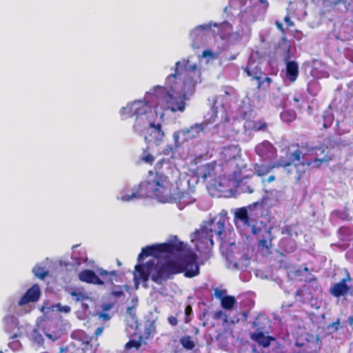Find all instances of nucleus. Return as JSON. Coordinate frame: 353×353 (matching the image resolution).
Segmentation results:
<instances>
[{
	"mask_svg": "<svg viewBox=\"0 0 353 353\" xmlns=\"http://www.w3.org/2000/svg\"><path fill=\"white\" fill-rule=\"evenodd\" d=\"M201 72L196 64L189 63H175L174 73L168 76L166 84L170 91L162 97L163 103L166 109L174 112H183L185 108L187 94L192 92Z\"/></svg>",
	"mask_w": 353,
	"mask_h": 353,
	"instance_id": "nucleus-1",
	"label": "nucleus"
},
{
	"mask_svg": "<svg viewBox=\"0 0 353 353\" xmlns=\"http://www.w3.org/2000/svg\"><path fill=\"white\" fill-rule=\"evenodd\" d=\"M172 184L170 181L168 177L160 172L150 170L148 172L146 180L141 182L131 194H125L121 196V199L124 201H130L133 199L146 198L149 196H155L162 200L166 197L171 190Z\"/></svg>",
	"mask_w": 353,
	"mask_h": 353,
	"instance_id": "nucleus-2",
	"label": "nucleus"
},
{
	"mask_svg": "<svg viewBox=\"0 0 353 353\" xmlns=\"http://www.w3.org/2000/svg\"><path fill=\"white\" fill-rule=\"evenodd\" d=\"M216 218L211 219L207 225L201 226L190 236L191 241L194 244L195 249L200 254H208L214 245L213 236L215 233L221 236L225 230L224 217H220L216 221Z\"/></svg>",
	"mask_w": 353,
	"mask_h": 353,
	"instance_id": "nucleus-3",
	"label": "nucleus"
},
{
	"mask_svg": "<svg viewBox=\"0 0 353 353\" xmlns=\"http://www.w3.org/2000/svg\"><path fill=\"white\" fill-rule=\"evenodd\" d=\"M196 254L190 250L176 259L165 261L168 281L174 275L183 273L186 278H192L199 274L200 269L197 263Z\"/></svg>",
	"mask_w": 353,
	"mask_h": 353,
	"instance_id": "nucleus-4",
	"label": "nucleus"
},
{
	"mask_svg": "<svg viewBox=\"0 0 353 353\" xmlns=\"http://www.w3.org/2000/svg\"><path fill=\"white\" fill-rule=\"evenodd\" d=\"M135 270L139 278L144 282L151 280L158 284L163 285L168 281L165 261L161 262L158 260L150 259L145 265L137 264Z\"/></svg>",
	"mask_w": 353,
	"mask_h": 353,
	"instance_id": "nucleus-5",
	"label": "nucleus"
},
{
	"mask_svg": "<svg viewBox=\"0 0 353 353\" xmlns=\"http://www.w3.org/2000/svg\"><path fill=\"white\" fill-rule=\"evenodd\" d=\"M187 244L180 241L176 236H174L169 242L153 244L142 248L138 255V260L141 261L145 256L158 257L160 254H181L185 251Z\"/></svg>",
	"mask_w": 353,
	"mask_h": 353,
	"instance_id": "nucleus-6",
	"label": "nucleus"
},
{
	"mask_svg": "<svg viewBox=\"0 0 353 353\" xmlns=\"http://www.w3.org/2000/svg\"><path fill=\"white\" fill-rule=\"evenodd\" d=\"M303 157L302 152L299 148L289 153L288 161L279 160L281 164H288L287 165H281L283 168L286 173L294 179L296 183H299L304 178L306 173L305 161L300 162Z\"/></svg>",
	"mask_w": 353,
	"mask_h": 353,
	"instance_id": "nucleus-7",
	"label": "nucleus"
},
{
	"mask_svg": "<svg viewBox=\"0 0 353 353\" xmlns=\"http://www.w3.org/2000/svg\"><path fill=\"white\" fill-rule=\"evenodd\" d=\"M150 110L151 107L148 103L139 100L128 103L125 107L122 108L120 114L123 119L134 116L138 119L139 117L146 114Z\"/></svg>",
	"mask_w": 353,
	"mask_h": 353,
	"instance_id": "nucleus-8",
	"label": "nucleus"
},
{
	"mask_svg": "<svg viewBox=\"0 0 353 353\" xmlns=\"http://www.w3.org/2000/svg\"><path fill=\"white\" fill-rule=\"evenodd\" d=\"M203 130L202 125L196 124L190 128L181 129L174 132L173 133L174 147L178 148L185 142L196 137Z\"/></svg>",
	"mask_w": 353,
	"mask_h": 353,
	"instance_id": "nucleus-9",
	"label": "nucleus"
},
{
	"mask_svg": "<svg viewBox=\"0 0 353 353\" xmlns=\"http://www.w3.org/2000/svg\"><path fill=\"white\" fill-rule=\"evenodd\" d=\"M283 61L285 63V78L290 83H294L299 74V64L295 61H290L291 58L290 47L288 44L285 46Z\"/></svg>",
	"mask_w": 353,
	"mask_h": 353,
	"instance_id": "nucleus-10",
	"label": "nucleus"
},
{
	"mask_svg": "<svg viewBox=\"0 0 353 353\" xmlns=\"http://www.w3.org/2000/svg\"><path fill=\"white\" fill-rule=\"evenodd\" d=\"M165 133L162 130L161 125L150 122L149 128L146 130L144 139L148 143H154L156 145H159L162 142Z\"/></svg>",
	"mask_w": 353,
	"mask_h": 353,
	"instance_id": "nucleus-11",
	"label": "nucleus"
},
{
	"mask_svg": "<svg viewBox=\"0 0 353 353\" xmlns=\"http://www.w3.org/2000/svg\"><path fill=\"white\" fill-rule=\"evenodd\" d=\"M243 71L248 77L257 81L258 90L263 88L262 77L265 76V73L258 65H255L254 61L249 60L247 65L243 68Z\"/></svg>",
	"mask_w": 353,
	"mask_h": 353,
	"instance_id": "nucleus-12",
	"label": "nucleus"
},
{
	"mask_svg": "<svg viewBox=\"0 0 353 353\" xmlns=\"http://www.w3.org/2000/svg\"><path fill=\"white\" fill-rule=\"evenodd\" d=\"M256 153L263 160H270L276 155V149L268 141L258 144L255 148Z\"/></svg>",
	"mask_w": 353,
	"mask_h": 353,
	"instance_id": "nucleus-13",
	"label": "nucleus"
},
{
	"mask_svg": "<svg viewBox=\"0 0 353 353\" xmlns=\"http://www.w3.org/2000/svg\"><path fill=\"white\" fill-rule=\"evenodd\" d=\"M41 296V290L38 284H34L29 288L18 302V305L23 306L29 303L37 302Z\"/></svg>",
	"mask_w": 353,
	"mask_h": 353,
	"instance_id": "nucleus-14",
	"label": "nucleus"
},
{
	"mask_svg": "<svg viewBox=\"0 0 353 353\" xmlns=\"http://www.w3.org/2000/svg\"><path fill=\"white\" fill-rule=\"evenodd\" d=\"M288 164H281L279 161L268 162L262 163H254V173L258 176H263L270 173L274 168H281V165H287Z\"/></svg>",
	"mask_w": 353,
	"mask_h": 353,
	"instance_id": "nucleus-15",
	"label": "nucleus"
},
{
	"mask_svg": "<svg viewBox=\"0 0 353 353\" xmlns=\"http://www.w3.org/2000/svg\"><path fill=\"white\" fill-rule=\"evenodd\" d=\"M351 279L349 274L343 279L340 282L334 283L330 290V294L334 297L339 298L348 294L350 287L347 285V282Z\"/></svg>",
	"mask_w": 353,
	"mask_h": 353,
	"instance_id": "nucleus-16",
	"label": "nucleus"
},
{
	"mask_svg": "<svg viewBox=\"0 0 353 353\" xmlns=\"http://www.w3.org/2000/svg\"><path fill=\"white\" fill-rule=\"evenodd\" d=\"M79 279L84 283L94 285H102L104 284L101 280L92 270H83L78 274Z\"/></svg>",
	"mask_w": 353,
	"mask_h": 353,
	"instance_id": "nucleus-17",
	"label": "nucleus"
},
{
	"mask_svg": "<svg viewBox=\"0 0 353 353\" xmlns=\"http://www.w3.org/2000/svg\"><path fill=\"white\" fill-rule=\"evenodd\" d=\"M296 346L300 347L299 353H319L321 349V341L316 339L315 340L307 341L303 343H296Z\"/></svg>",
	"mask_w": 353,
	"mask_h": 353,
	"instance_id": "nucleus-18",
	"label": "nucleus"
},
{
	"mask_svg": "<svg viewBox=\"0 0 353 353\" xmlns=\"http://www.w3.org/2000/svg\"><path fill=\"white\" fill-rule=\"evenodd\" d=\"M216 168V162H210L198 166L195 170L198 177L206 180L214 174Z\"/></svg>",
	"mask_w": 353,
	"mask_h": 353,
	"instance_id": "nucleus-19",
	"label": "nucleus"
},
{
	"mask_svg": "<svg viewBox=\"0 0 353 353\" xmlns=\"http://www.w3.org/2000/svg\"><path fill=\"white\" fill-rule=\"evenodd\" d=\"M234 216H235V219H237L239 221H241L243 223V225H245L248 227L252 226V233L256 234V228L255 225H254L252 224V222L250 216H248V210L246 208H241L237 209V210L235 212Z\"/></svg>",
	"mask_w": 353,
	"mask_h": 353,
	"instance_id": "nucleus-20",
	"label": "nucleus"
},
{
	"mask_svg": "<svg viewBox=\"0 0 353 353\" xmlns=\"http://www.w3.org/2000/svg\"><path fill=\"white\" fill-rule=\"evenodd\" d=\"M251 338L263 347H269L271 342L275 340V339L271 336H265L262 332L254 333Z\"/></svg>",
	"mask_w": 353,
	"mask_h": 353,
	"instance_id": "nucleus-21",
	"label": "nucleus"
},
{
	"mask_svg": "<svg viewBox=\"0 0 353 353\" xmlns=\"http://www.w3.org/2000/svg\"><path fill=\"white\" fill-rule=\"evenodd\" d=\"M332 159V157L327 153L325 154L322 158L316 157L313 160L305 161V166L312 168H319L323 163H327Z\"/></svg>",
	"mask_w": 353,
	"mask_h": 353,
	"instance_id": "nucleus-22",
	"label": "nucleus"
},
{
	"mask_svg": "<svg viewBox=\"0 0 353 353\" xmlns=\"http://www.w3.org/2000/svg\"><path fill=\"white\" fill-rule=\"evenodd\" d=\"M247 178L239 180L236 183V188L239 191L243 193L251 194L254 192V185L252 184H248V181L245 180Z\"/></svg>",
	"mask_w": 353,
	"mask_h": 353,
	"instance_id": "nucleus-23",
	"label": "nucleus"
},
{
	"mask_svg": "<svg viewBox=\"0 0 353 353\" xmlns=\"http://www.w3.org/2000/svg\"><path fill=\"white\" fill-rule=\"evenodd\" d=\"M236 303V300L234 296L227 295L221 299V305L223 309L229 310L233 308Z\"/></svg>",
	"mask_w": 353,
	"mask_h": 353,
	"instance_id": "nucleus-24",
	"label": "nucleus"
},
{
	"mask_svg": "<svg viewBox=\"0 0 353 353\" xmlns=\"http://www.w3.org/2000/svg\"><path fill=\"white\" fill-rule=\"evenodd\" d=\"M270 199L268 196H263L260 201L250 204L248 205V208L250 210H252L256 208H260L261 209L263 210L265 208Z\"/></svg>",
	"mask_w": 353,
	"mask_h": 353,
	"instance_id": "nucleus-25",
	"label": "nucleus"
},
{
	"mask_svg": "<svg viewBox=\"0 0 353 353\" xmlns=\"http://www.w3.org/2000/svg\"><path fill=\"white\" fill-rule=\"evenodd\" d=\"M97 272L103 277L108 276V281L111 284H113V280L111 276L117 277L119 276L118 272L116 270L108 271L101 268L97 269Z\"/></svg>",
	"mask_w": 353,
	"mask_h": 353,
	"instance_id": "nucleus-26",
	"label": "nucleus"
},
{
	"mask_svg": "<svg viewBox=\"0 0 353 353\" xmlns=\"http://www.w3.org/2000/svg\"><path fill=\"white\" fill-rule=\"evenodd\" d=\"M180 342L183 348L189 350H192L195 347L194 342L192 340L190 336H184L181 338Z\"/></svg>",
	"mask_w": 353,
	"mask_h": 353,
	"instance_id": "nucleus-27",
	"label": "nucleus"
},
{
	"mask_svg": "<svg viewBox=\"0 0 353 353\" xmlns=\"http://www.w3.org/2000/svg\"><path fill=\"white\" fill-rule=\"evenodd\" d=\"M70 294L74 299L76 302H82L85 300L89 299V296L88 295L78 289L72 290Z\"/></svg>",
	"mask_w": 353,
	"mask_h": 353,
	"instance_id": "nucleus-28",
	"label": "nucleus"
},
{
	"mask_svg": "<svg viewBox=\"0 0 353 353\" xmlns=\"http://www.w3.org/2000/svg\"><path fill=\"white\" fill-rule=\"evenodd\" d=\"M156 333L155 322L153 321L145 327L143 333V339H148L151 335Z\"/></svg>",
	"mask_w": 353,
	"mask_h": 353,
	"instance_id": "nucleus-29",
	"label": "nucleus"
},
{
	"mask_svg": "<svg viewBox=\"0 0 353 353\" xmlns=\"http://www.w3.org/2000/svg\"><path fill=\"white\" fill-rule=\"evenodd\" d=\"M33 273L34 276L40 279H43L48 275V271L46 270L44 268L37 265L33 268Z\"/></svg>",
	"mask_w": 353,
	"mask_h": 353,
	"instance_id": "nucleus-30",
	"label": "nucleus"
},
{
	"mask_svg": "<svg viewBox=\"0 0 353 353\" xmlns=\"http://www.w3.org/2000/svg\"><path fill=\"white\" fill-rule=\"evenodd\" d=\"M143 340V336H140L139 337L138 341L130 340L128 343H125V348L126 350H130L131 348L134 347L137 350H138L141 346V343H142Z\"/></svg>",
	"mask_w": 353,
	"mask_h": 353,
	"instance_id": "nucleus-31",
	"label": "nucleus"
},
{
	"mask_svg": "<svg viewBox=\"0 0 353 353\" xmlns=\"http://www.w3.org/2000/svg\"><path fill=\"white\" fill-rule=\"evenodd\" d=\"M323 128L325 129H327L332 126L334 121V116L330 113H324L323 115Z\"/></svg>",
	"mask_w": 353,
	"mask_h": 353,
	"instance_id": "nucleus-32",
	"label": "nucleus"
},
{
	"mask_svg": "<svg viewBox=\"0 0 353 353\" xmlns=\"http://www.w3.org/2000/svg\"><path fill=\"white\" fill-rule=\"evenodd\" d=\"M141 159L148 164L152 165L155 158L152 154H150L147 150H144Z\"/></svg>",
	"mask_w": 353,
	"mask_h": 353,
	"instance_id": "nucleus-33",
	"label": "nucleus"
},
{
	"mask_svg": "<svg viewBox=\"0 0 353 353\" xmlns=\"http://www.w3.org/2000/svg\"><path fill=\"white\" fill-rule=\"evenodd\" d=\"M268 127V124L266 122L263 121H256L253 123V125L252 129L254 131H263Z\"/></svg>",
	"mask_w": 353,
	"mask_h": 353,
	"instance_id": "nucleus-34",
	"label": "nucleus"
},
{
	"mask_svg": "<svg viewBox=\"0 0 353 353\" xmlns=\"http://www.w3.org/2000/svg\"><path fill=\"white\" fill-rule=\"evenodd\" d=\"M265 232L267 234L268 237L270 238V242H268V241L265 238H263L259 241V245L265 248H269V247L271 245V241L272 239V238L271 237L272 234L270 229L267 230Z\"/></svg>",
	"mask_w": 353,
	"mask_h": 353,
	"instance_id": "nucleus-35",
	"label": "nucleus"
},
{
	"mask_svg": "<svg viewBox=\"0 0 353 353\" xmlns=\"http://www.w3.org/2000/svg\"><path fill=\"white\" fill-rule=\"evenodd\" d=\"M302 149H305L307 153L313 152L315 150H321V153L323 154L325 152V148L323 146H310L308 143H305L301 146Z\"/></svg>",
	"mask_w": 353,
	"mask_h": 353,
	"instance_id": "nucleus-36",
	"label": "nucleus"
},
{
	"mask_svg": "<svg viewBox=\"0 0 353 353\" xmlns=\"http://www.w3.org/2000/svg\"><path fill=\"white\" fill-rule=\"evenodd\" d=\"M226 290H219L216 288L214 290V295L216 299H219L220 301H221V299L224 298L225 296H226Z\"/></svg>",
	"mask_w": 353,
	"mask_h": 353,
	"instance_id": "nucleus-37",
	"label": "nucleus"
},
{
	"mask_svg": "<svg viewBox=\"0 0 353 353\" xmlns=\"http://www.w3.org/2000/svg\"><path fill=\"white\" fill-rule=\"evenodd\" d=\"M185 323H189L191 321V318L190 316L192 314V307L190 305H186L185 308Z\"/></svg>",
	"mask_w": 353,
	"mask_h": 353,
	"instance_id": "nucleus-38",
	"label": "nucleus"
},
{
	"mask_svg": "<svg viewBox=\"0 0 353 353\" xmlns=\"http://www.w3.org/2000/svg\"><path fill=\"white\" fill-rule=\"evenodd\" d=\"M176 194V197H175L174 199H178L179 202L185 203L186 202L185 199L188 196L189 194L188 192H178Z\"/></svg>",
	"mask_w": 353,
	"mask_h": 353,
	"instance_id": "nucleus-39",
	"label": "nucleus"
},
{
	"mask_svg": "<svg viewBox=\"0 0 353 353\" xmlns=\"http://www.w3.org/2000/svg\"><path fill=\"white\" fill-rule=\"evenodd\" d=\"M57 310L60 312L68 313L70 312L71 308L68 305H61L60 303L57 305Z\"/></svg>",
	"mask_w": 353,
	"mask_h": 353,
	"instance_id": "nucleus-40",
	"label": "nucleus"
},
{
	"mask_svg": "<svg viewBox=\"0 0 353 353\" xmlns=\"http://www.w3.org/2000/svg\"><path fill=\"white\" fill-rule=\"evenodd\" d=\"M292 232H293V228H292V225H285L282 229V234H287L289 236H292Z\"/></svg>",
	"mask_w": 353,
	"mask_h": 353,
	"instance_id": "nucleus-41",
	"label": "nucleus"
},
{
	"mask_svg": "<svg viewBox=\"0 0 353 353\" xmlns=\"http://www.w3.org/2000/svg\"><path fill=\"white\" fill-rule=\"evenodd\" d=\"M289 243H290V248H285L284 250L287 252H293L296 249V243L294 241L289 240Z\"/></svg>",
	"mask_w": 353,
	"mask_h": 353,
	"instance_id": "nucleus-42",
	"label": "nucleus"
},
{
	"mask_svg": "<svg viewBox=\"0 0 353 353\" xmlns=\"http://www.w3.org/2000/svg\"><path fill=\"white\" fill-rule=\"evenodd\" d=\"M276 180V176L274 175H270L266 179H263L262 180V183L265 185L267 183H270Z\"/></svg>",
	"mask_w": 353,
	"mask_h": 353,
	"instance_id": "nucleus-43",
	"label": "nucleus"
},
{
	"mask_svg": "<svg viewBox=\"0 0 353 353\" xmlns=\"http://www.w3.org/2000/svg\"><path fill=\"white\" fill-rule=\"evenodd\" d=\"M343 0H325L327 6H334L339 4Z\"/></svg>",
	"mask_w": 353,
	"mask_h": 353,
	"instance_id": "nucleus-44",
	"label": "nucleus"
},
{
	"mask_svg": "<svg viewBox=\"0 0 353 353\" xmlns=\"http://www.w3.org/2000/svg\"><path fill=\"white\" fill-rule=\"evenodd\" d=\"M110 295L112 296H114L116 298L121 297L122 296H124V292L119 290H113L111 292Z\"/></svg>",
	"mask_w": 353,
	"mask_h": 353,
	"instance_id": "nucleus-45",
	"label": "nucleus"
},
{
	"mask_svg": "<svg viewBox=\"0 0 353 353\" xmlns=\"http://www.w3.org/2000/svg\"><path fill=\"white\" fill-rule=\"evenodd\" d=\"M341 321L340 319H337V320L330 324V327L334 329V331L339 330L340 327Z\"/></svg>",
	"mask_w": 353,
	"mask_h": 353,
	"instance_id": "nucleus-46",
	"label": "nucleus"
},
{
	"mask_svg": "<svg viewBox=\"0 0 353 353\" xmlns=\"http://www.w3.org/2000/svg\"><path fill=\"white\" fill-rule=\"evenodd\" d=\"M168 323L172 325V326H175L178 324V320L174 316H170L168 318Z\"/></svg>",
	"mask_w": 353,
	"mask_h": 353,
	"instance_id": "nucleus-47",
	"label": "nucleus"
},
{
	"mask_svg": "<svg viewBox=\"0 0 353 353\" xmlns=\"http://www.w3.org/2000/svg\"><path fill=\"white\" fill-rule=\"evenodd\" d=\"M284 21L288 27H292L294 26V23L291 20L289 16L285 17Z\"/></svg>",
	"mask_w": 353,
	"mask_h": 353,
	"instance_id": "nucleus-48",
	"label": "nucleus"
},
{
	"mask_svg": "<svg viewBox=\"0 0 353 353\" xmlns=\"http://www.w3.org/2000/svg\"><path fill=\"white\" fill-rule=\"evenodd\" d=\"M263 86L265 83H267V88L270 87V84L272 82V80L269 77H265L263 79L262 78Z\"/></svg>",
	"mask_w": 353,
	"mask_h": 353,
	"instance_id": "nucleus-49",
	"label": "nucleus"
},
{
	"mask_svg": "<svg viewBox=\"0 0 353 353\" xmlns=\"http://www.w3.org/2000/svg\"><path fill=\"white\" fill-rule=\"evenodd\" d=\"M275 25H276V28L281 32V33L283 34H285V29L283 26V24L281 22H279V21H276Z\"/></svg>",
	"mask_w": 353,
	"mask_h": 353,
	"instance_id": "nucleus-50",
	"label": "nucleus"
},
{
	"mask_svg": "<svg viewBox=\"0 0 353 353\" xmlns=\"http://www.w3.org/2000/svg\"><path fill=\"white\" fill-rule=\"evenodd\" d=\"M225 316L221 310H218L214 313V318L216 319H221L222 316Z\"/></svg>",
	"mask_w": 353,
	"mask_h": 353,
	"instance_id": "nucleus-51",
	"label": "nucleus"
},
{
	"mask_svg": "<svg viewBox=\"0 0 353 353\" xmlns=\"http://www.w3.org/2000/svg\"><path fill=\"white\" fill-rule=\"evenodd\" d=\"M103 326H101V327H99L96 330H95V332H94V336L96 337H98L103 332Z\"/></svg>",
	"mask_w": 353,
	"mask_h": 353,
	"instance_id": "nucleus-52",
	"label": "nucleus"
},
{
	"mask_svg": "<svg viewBox=\"0 0 353 353\" xmlns=\"http://www.w3.org/2000/svg\"><path fill=\"white\" fill-rule=\"evenodd\" d=\"M100 316L102 317L104 320H108L110 318L108 314L107 313H101Z\"/></svg>",
	"mask_w": 353,
	"mask_h": 353,
	"instance_id": "nucleus-53",
	"label": "nucleus"
},
{
	"mask_svg": "<svg viewBox=\"0 0 353 353\" xmlns=\"http://www.w3.org/2000/svg\"><path fill=\"white\" fill-rule=\"evenodd\" d=\"M248 315V311H243V312H242V316H243V320H244V321H246V320H247Z\"/></svg>",
	"mask_w": 353,
	"mask_h": 353,
	"instance_id": "nucleus-54",
	"label": "nucleus"
},
{
	"mask_svg": "<svg viewBox=\"0 0 353 353\" xmlns=\"http://www.w3.org/2000/svg\"><path fill=\"white\" fill-rule=\"evenodd\" d=\"M208 54H209V55H211V54H212V52H211L210 51H209V50H205V51H203V57H207V55H208Z\"/></svg>",
	"mask_w": 353,
	"mask_h": 353,
	"instance_id": "nucleus-55",
	"label": "nucleus"
},
{
	"mask_svg": "<svg viewBox=\"0 0 353 353\" xmlns=\"http://www.w3.org/2000/svg\"><path fill=\"white\" fill-rule=\"evenodd\" d=\"M315 280H316V277L314 275H312L310 279H308L307 280H305V281L308 282V283H311L312 281H315Z\"/></svg>",
	"mask_w": 353,
	"mask_h": 353,
	"instance_id": "nucleus-56",
	"label": "nucleus"
},
{
	"mask_svg": "<svg viewBox=\"0 0 353 353\" xmlns=\"http://www.w3.org/2000/svg\"><path fill=\"white\" fill-rule=\"evenodd\" d=\"M348 230V228H346V227H344V226H343V227H341V228H339V232H341V233H343V232H345V230Z\"/></svg>",
	"mask_w": 353,
	"mask_h": 353,
	"instance_id": "nucleus-57",
	"label": "nucleus"
},
{
	"mask_svg": "<svg viewBox=\"0 0 353 353\" xmlns=\"http://www.w3.org/2000/svg\"><path fill=\"white\" fill-rule=\"evenodd\" d=\"M68 351V347H63L60 349V351L59 353H63V352H66Z\"/></svg>",
	"mask_w": 353,
	"mask_h": 353,
	"instance_id": "nucleus-58",
	"label": "nucleus"
},
{
	"mask_svg": "<svg viewBox=\"0 0 353 353\" xmlns=\"http://www.w3.org/2000/svg\"><path fill=\"white\" fill-rule=\"evenodd\" d=\"M348 323L351 325H353V316H349V318H348Z\"/></svg>",
	"mask_w": 353,
	"mask_h": 353,
	"instance_id": "nucleus-59",
	"label": "nucleus"
},
{
	"mask_svg": "<svg viewBox=\"0 0 353 353\" xmlns=\"http://www.w3.org/2000/svg\"><path fill=\"white\" fill-rule=\"evenodd\" d=\"M132 310V307H130L128 308V313L131 314Z\"/></svg>",
	"mask_w": 353,
	"mask_h": 353,
	"instance_id": "nucleus-60",
	"label": "nucleus"
},
{
	"mask_svg": "<svg viewBox=\"0 0 353 353\" xmlns=\"http://www.w3.org/2000/svg\"><path fill=\"white\" fill-rule=\"evenodd\" d=\"M259 1L261 3H267V1L266 0H259Z\"/></svg>",
	"mask_w": 353,
	"mask_h": 353,
	"instance_id": "nucleus-61",
	"label": "nucleus"
},
{
	"mask_svg": "<svg viewBox=\"0 0 353 353\" xmlns=\"http://www.w3.org/2000/svg\"><path fill=\"white\" fill-rule=\"evenodd\" d=\"M224 93H225V95H230V92H229V91H228V90H225V91L224 92Z\"/></svg>",
	"mask_w": 353,
	"mask_h": 353,
	"instance_id": "nucleus-62",
	"label": "nucleus"
},
{
	"mask_svg": "<svg viewBox=\"0 0 353 353\" xmlns=\"http://www.w3.org/2000/svg\"><path fill=\"white\" fill-rule=\"evenodd\" d=\"M304 270H305V271H307V272L308 271V268H304Z\"/></svg>",
	"mask_w": 353,
	"mask_h": 353,
	"instance_id": "nucleus-63",
	"label": "nucleus"
}]
</instances>
